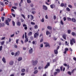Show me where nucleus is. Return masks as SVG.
Wrapping results in <instances>:
<instances>
[{"mask_svg":"<svg viewBox=\"0 0 76 76\" xmlns=\"http://www.w3.org/2000/svg\"><path fill=\"white\" fill-rule=\"evenodd\" d=\"M67 73H68V74L69 75H72V74H71L72 73H71V72H70V71L68 72H67Z\"/></svg>","mask_w":76,"mask_h":76,"instance_id":"e433bc0d","label":"nucleus"},{"mask_svg":"<svg viewBox=\"0 0 76 76\" xmlns=\"http://www.w3.org/2000/svg\"><path fill=\"white\" fill-rule=\"evenodd\" d=\"M32 65L33 66H35L38 63V61L36 60V61H32Z\"/></svg>","mask_w":76,"mask_h":76,"instance_id":"f03ea898","label":"nucleus"},{"mask_svg":"<svg viewBox=\"0 0 76 76\" xmlns=\"http://www.w3.org/2000/svg\"><path fill=\"white\" fill-rule=\"evenodd\" d=\"M67 19L68 20H69V21H71V20H72V19L69 18H67Z\"/></svg>","mask_w":76,"mask_h":76,"instance_id":"c9c22d12","label":"nucleus"},{"mask_svg":"<svg viewBox=\"0 0 76 76\" xmlns=\"http://www.w3.org/2000/svg\"><path fill=\"white\" fill-rule=\"evenodd\" d=\"M21 16H22V17L24 19H25V15L22 14H21Z\"/></svg>","mask_w":76,"mask_h":76,"instance_id":"c85d7f7f","label":"nucleus"},{"mask_svg":"<svg viewBox=\"0 0 76 76\" xmlns=\"http://www.w3.org/2000/svg\"><path fill=\"white\" fill-rule=\"evenodd\" d=\"M12 15L13 16V17H14L16 16L15 14H13V13H12Z\"/></svg>","mask_w":76,"mask_h":76,"instance_id":"338daca9","label":"nucleus"},{"mask_svg":"<svg viewBox=\"0 0 76 76\" xmlns=\"http://www.w3.org/2000/svg\"><path fill=\"white\" fill-rule=\"evenodd\" d=\"M69 50V49L67 48H65V51H64V54H66L67 51Z\"/></svg>","mask_w":76,"mask_h":76,"instance_id":"6e6552de","label":"nucleus"},{"mask_svg":"<svg viewBox=\"0 0 76 76\" xmlns=\"http://www.w3.org/2000/svg\"><path fill=\"white\" fill-rule=\"evenodd\" d=\"M21 60H22V58L21 57H20L18 58V61H21Z\"/></svg>","mask_w":76,"mask_h":76,"instance_id":"5701e85b","label":"nucleus"},{"mask_svg":"<svg viewBox=\"0 0 76 76\" xmlns=\"http://www.w3.org/2000/svg\"><path fill=\"white\" fill-rule=\"evenodd\" d=\"M12 9H17L16 7H12Z\"/></svg>","mask_w":76,"mask_h":76,"instance_id":"3c124183","label":"nucleus"},{"mask_svg":"<svg viewBox=\"0 0 76 76\" xmlns=\"http://www.w3.org/2000/svg\"><path fill=\"white\" fill-rule=\"evenodd\" d=\"M1 20L3 22L4 20V17H1Z\"/></svg>","mask_w":76,"mask_h":76,"instance_id":"473e14b6","label":"nucleus"},{"mask_svg":"<svg viewBox=\"0 0 76 76\" xmlns=\"http://www.w3.org/2000/svg\"><path fill=\"white\" fill-rule=\"evenodd\" d=\"M19 31H16L15 32V34H16V35L18 34H19Z\"/></svg>","mask_w":76,"mask_h":76,"instance_id":"8fccbe9b","label":"nucleus"},{"mask_svg":"<svg viewBox=\"0 0 76 76\" xmlns=\"http://www.w3.org/2000/svg\"><path fill=\"white\" fill-rule=\"evenodd\" d=\"M57 39L56 37H53V39L54 40H55V41H56V40H57Z\"/></svg>","mask_w":76,"mask_h":76,"instance_id":"4d7b16f0","label":"nucleus"},{"mask_svg":"<svg viewBox=\"0 0 76 76\" xmlns=\"http://www.w3.org/2000/svg\"><path fill=\"white\" fill-rule=\"evenodd\" d=\"M30 49L29 50V53L30 54H31L32 52L33 51V49L32 48H31V47H30Z\"/></svg>","mask_w":76,"mask_h":76,"instance_id":"9b49d317","label":"nucleus"},{"mask_svg":"<svg viewBox=\"0 0 76 76\" xmlns=\"http://www.w3.org/2000/svg\"><path fill=\"white\" fill-rule=\"evenodd\" d=\"M2 61L4 62V63H6V59H5V58H4V57H3V58L2 59Z\"/></svg>","mask_w":76,"mask_h":76,"instance_id":"ddd939ff","label":"nucleus"},{"mask_svg":"<svg viewBox=\"0 0 76 76\" xmlns=\"http://www.w3.org/2000/svg\"><path fill=\"white\" fill-rule=\"evenodd\" d=\"M28 3H31V1L30 0H27Z\"/></svg>","mask_w":76,"mask_h":76,"instance_id":"7c9ffc66","label":"nucleus"},{"mask_svg":"<svg viewBox=\"0 0 76 76\" xmlns=\"http://www.w3.org/2000/svg\"><path fill=\"white\" fill-rule=\"evenodd\" d=\"M54 53L55 54H58V51L57 50H54Z\"/></svg>","mask_w":76,"mask_h":76,"instance_id":"4468645a","label":"nucleus"},{"mask_svg":"<svg viewBox=\"0 0 76 76\" xmlns=\"http://www.w3.org/2000/svg\"><path fill=\"white\" fill-rule=\"evenodd\" d=\"M63 37L65 39H66V36L65 35H63Z\"/></svg>","mask_w":76,"mask_h":76,"instance_id":"bb28decb","label":"nucleus"},{"mask_svg":"<svg viewBox=\"0 0 76 76\" xmlns=\"http://www.w3.org/2000/svg\"><path fill=\"white\" fill-rule=\"evenodd\" d=\"M75 69H73L72 71H71V73H74V72H75Z\"/></svg>","mask_w":76,"mask_h":76,"instance_id":"09e8293b","label":"nucleus"},{"mask_svg":"<svg viewBox=\"0 0 76 76\" xmlns=\"http://www.w3.org/2000/svg\"><path fill=\"white\" fill-rule=\"evenodd\" d=\"M45 18L47 19H48V16L47 15H46L45 16Z\"/></svg>","mask_w":76,"mask_h":76,"instance_id":"13d9d810","label":"nucleus"},{"mask_svg":"<svg viewBox=\"0 0 76 76\" xmlns=\"http://www.w3.org/2000/svg\"><path fill=\"white\" fill-rule=\"evenodd\" d=\"M65 44L66 45H67L69 44V43L67 44V41H66L65 42Z\"/></svg>","mask_w":76,"mask_h":76,"instance_id":"e2e57ef3","label":"nucleus"},{"mask_svg":"<svg viewBox=\"0 0 76 76\" xmlns=\"http://www.w3.org/2000/svg\"><path fill=\"white\" fill-rule=\"evenodd\" d=\"M19 41V39H17V40H16V43L17 44H18V42Z\"/></svg>","mask_w":76,"mask_h":76,"instance_id":"69168bd1","label":"nucleus"},{"mask_svg":"<svg viewBox=\"0 0 76 76\" xmlns=\"http://www.w3.org/2000/svg\"><path fill=\"white\" fill-rule=\"evenodd\" d=\"M60 70L61 71H63V66H61L60 67Z\"/></svg>","mask_w":76,"mask_h":76,"instance_id":"37998d69","label":"nucleus"},{"mask_svg":"<svg viewBox=\"0 0 76 76\" xmlns=\"http://www.w3.org/2000/svg\"><path fill=\"white\" fill-rule=\"evenodd\" d=\"M0 4L2 6H4V4H3V3L2 2H0Z\"/></svg>","mask_w":76,"mask_h":76,"instance_id":"ea45409f","label":"nucleus"},{"mask_svg":"<svg viewBox=\"0 0 76 76\" xmlns=\"http://www.w3.org/2000/svg\"><path fill=\"white\" fill-rule=\"evenodd\" d=\"M55 7V5L54 4H52L50 5V7L51 9H53V7Z\"/></svg>","mask_w":76,"mask_h":76,"instance_id":"6ab92c4d","label":"nucleus"},{"mask_svg":"<svg viewBox=\"0 0 76 76\" xmlns=\"http://www.w3.org/2000/svg\"><path fill=\"white\" fill-rule=\"evenodd\" d=\"M72 35H73V36H75V33L74 32H72Z\"/></svg>","mask_w":76,"mask_h":76,"instance_id":"de8ad7c7","label":"nucleus"},{"mask_svg":"<svg viewBox=\"0 0 76 76\" xmlns=\"http://www.w3.org/2000/svg\"><path fill=\"white\" fill-rule=\"evenodd\" d=\"M27 34L26 32H25V38L26 39L25 41V43L27 42L28 41V39L27 37V36H26Z\"/></svg>","mask_w":76,"mask_h":76,"instance_id":"7ed1b4c3","label":"nucleus"},{"mask_svg":"<svg viewBox=\"0 0 76 76\" xmlns=\"http://www.w3.org/2000/svg\"><path fill=\"white\" fill-rule=\"evenodd\" d=\"M63 19H64V21H66V17H64V18H63Z\"/></svg>","mask_w":76,"mask_h":76,"instance_id":"680f3d73","label":"nucleus"},{"mask_svg":"<svg viewBox=\"0 0 76 76\" xmlns=\"http://www.w3.org/2000/svg\"><path fill=\"white\" fill-rule=\"evenodd\" d=\"M40 47H42V48L43 47V44H40Z\"/></svg>","mask_w":76,"mask_h":76,"instance_id":"774afa93","label":"nucleus"},{"mask_svg":"<svg viewBox=\"0 0 76 76\" xmlns=\"http://www.w3.org/2000/svg\"><path fill=\"white\" fill-rule=\"evenodd\" d=\"M38 73V71L37 70L34 71V74H36V73Z\"/></svg>","mask_w":76,"mask_h":76,"instance_id":"79ce46f5","label":"nucleus"},{"mask_svg":"<svg viewBox=\"0 0 76 76\" xmlns=\"http://www.w3.org/2000/svg\"><path fill=\"white\" fill-rule=\"evenodd\" d=\"M75 43V39L74 38H72V39L70 40V44L71 45H73V43Z\"/></svg>","mask_w":76,"mask_h":76,"instance_id":"20e7f679","label":"nucleus"},{"mask_svg":"<svg viewBox=\"0 0 76 76\" xmlns=\"http://www.w3.org/2000/svg\"><path fill=\"white\" fill-rule=\"evenodd\" d=\"M68 7H69L70 8H72L73 7H72V5H69Z\"/></svg>","mask_w":76,"mask_h":76,"instance_id":"58836bf2","label":"nucleus"},{"mask_svg":"<svg viewBox=\"0 0 76 76\" xmlns=\"http://www.w3.org/2000/svg\"><path fill=\"white\" fill-rule=\"evenodd\" d=\"M25 74V73H22L21 74V76H24Z\"/></svg>","mask_w":76,"mask_h":76,"instance_id":"0e129e2a","label":"nucleus"},{"mask_svg":"<svg viewBox=\"0 0 76 76\" xmlns=\"http://www.w3.org/2000/svg\"><path fill=\"white\" fill-rule=\"evenodd\" d=\"M30 16L31 17V20H32L34 19V16H33L32 15H31Z\"/></svg>","mask_w":76,"mask_h":76,"instance_id":"c756f323","label":"nucleus"},{"mask_svg":"<svg viewBox=\"0 0 76 76\" xmlns=\"http://www.w3.org/2000/svg\"><path fill=\"white\" fill-rule=\"evenodd\" d=\"M31 25H35V23H34V22H31Z\"/></svg>","mask_w":76,"mask_h":76,"instance_id":"6e6d98bb","label":"nucleus"},{"mask_svg":"<svg viewBox=\"0 0 76 76\" xmlns=\"http://www.w3.org/2000/svg\"><path fill=\"white\" fill-rule=\"evenodd\" d=\"M32 13L33 15H34V14H35V13H36V12H35V11H32Z\"/></svg>","mask_w":76,"mask_h":76,"instance_id":"a19ab883","label":"nucleus"},{"mask_svg":"<svg viewBox=\"0 0 76 76\" xmlns=\"http://www.w3.org/2000/svg\"><path fill=\"white\" fill-rule=\"evenodd\" d=\"M3 47L2 46H1L0 47V51H1V50H2V48Z\"/></svg>","mask_w":76,"mask_h":76,"instance_id":"603ef678","label":"nucleus"},{"mask_svg":"<svg viewBox=\"0 0 76 76\" xmlns=\"http://www.w3.org/2000/svg\"><path fill=\"white\" fill-rule=\"evenodd\" d=\"M14 63L13 61H10V65H12Z\"/></svg>","mask_w":76,"mask_h":76,"instance_id":"b1692460","label":"nucleus"},{"mask_svg":"<svg viewBox=\"0 0 76 76\" xmlns=\"http://www.w3.org/2000/svg\"><path fill=\"white\" fill-rule=\"evenodd\" d=\"M21 71L22 72H25V69H23L21 70Z\"/></svg>","mask_w":76,"mask_h":76,"instance_id":"c03bdc74","label":"nucleus"},{"mask_svg":"<svg viewBox=\"0 0 76 76\" xmlns=\"http://www.w3.org/2000/svg\"><path fill=\"white\" fill-rule=\"evenodd\" d=\"M60 6L61 7H63L64 6V7H66L67 5L66 4H64V3H62L61 4Z\"/></svg>","mask_w":76,"mask_h":76,"instance_id":"423d86ee","label":"nucleus"},{"mask_svg":"<svg viewBox=\"0 0 76 76\" xmlns=\"http://www.w3.org/2000/svg\"><path fill=\"white\" fill-rule=\"evenodd\" d=\"M66 10L68 12H70V9L69 8V7H67L66 8Z\"/></svg>","mask_w":76,"mask_h":76,"instance_id":"cd10ccee","label":"nucleus"},{"mask_svg":"<svg viewBox=\"0 0 76 76\" xmlns=\"http://www.w3.org/2000/svg\"><path fill=\"white\" fill-rule=\"evenodd\" d=\"M68 34H70V32H71V30H68L67 31Z\"/></svg>","mask_w":76,"mask_h":76,"instance_id":"2f4dec72","label":"nucleus"},{"mask_svg":"<svg viewBox=\"0 0 76 76\" xmlns=\"http://www.w3.org/2000/svg\"><path fill=\"white\" fill-rule=\"evenodd\" d=\"M20 53L19 52V51H17V52H16L15 53V56H19V55Z\"/></svg>","mask_w":76,"mask_h":76,"instance_id":"f8f14e48","label":"nucleus"},{"mask_svg":"<svg viewBox=\"0 0 76 76\" xmlns=\"http://www.w3.org/2000/svg\"><path fill=\"white\" fill-rule=\"evenodd\" d=\"M72 21L73 22H76V19L74 18H72Z\"/></svg>","mask_w":76,"mask_h":76,"instance_id":"aec40b11","label":"nucleus"},{"mask_svg":"<svg viewBox=\"0 0 76 76\" xmlns=\"http://www.w3.org/2000/svg\"><path fill=\"white\" fill-rule=\"evenodd\" d=\"M4 26V23H3L1 24V23H0V28H1L2 26Z\"/></svg>","mask_w":76,"mask_h":76,"instance_id":"f3484780","label":"nucleus"},{"mask_svg":"<svg viewBox=\"0 0 76 76\" xmlns=\"http://www.w3.org/2000/svg\"><path fill=\"white\" fill-rule=\"evenodd\" d=\"M37 43V42L36 41H34L32 42V44H36Z\"/></svg>","mask_w":76,"mask_h":76,"instance_id":"4be33fe9","label":"nucleus"},{"mask_svg":"<svg viewBox=\"0 0 76 76\" xmlns=\"http://www.w3.org/2000/svg\"><path fill=\"white\" fill-rule=\"evenodd\" d=\"M39 36V34H38V33H36L34 35V38H37V37H38Z\"/></svg>","mask_w":76,"mask_h":76,"instance_id":"39448f33","label":"nucleus"},{"mask_svg":"<svg viewBox=\"0 0 76 76\" xmlns=\"http://www.w3.org/2000/svg\"><path fill=\"white\" fill-rule=\"evenodd\" d=\"M32 35V33L31 31L30 32L28 33V36H31Z\"/></svg>","mask_w":76,"mask_h":76,"instance_id":"2eb2a0df","label":"nucleus"},{"mask_svg":"<svg viewBox=\"0 0 76 76\" xmlns=\"http://www.w3.org/2000/svg\"><path fill=\"white\" fill-rule=\"evenodd\" d=\"M4 44V41H2L1 43V45H3Z\"/></svg>","mask_w":76,"mask_h":76,"instance_id":"a878e982","label":"nucleus"},{"mask_svg":"<svg viewBox=\"0 0 76 76\" xmlns=\"http://www.w3.org/2000/svg\"><path fill=\"white\" fill-rule=\"evenodd\" d=\"M12 23L13 26H15V22L14 21H12Z\"/></svg>","mask_w":76,"mask_h":76,"instance_id":"f704fd0d","label":"nucleus"},{"mask_svg":"<svg viewBox=\"0 0 76 76\" xmlns=\"http://www.w3.org/2000/svg\"><path fill=\"white\" fill-rule=\"evenodd\" d=\"M45 47H50V45H49V44L48 43L47 44H46L45 45Z\"/></svg>","mask_w":76,"mask_h":76,"instance_id":"4c0bfd02","label":"nucleus"},{"mask_svg":"<svg viewBox=\"0 0 76 76\" xmlns=\"http://www.w3.org/2000/svg\"><path fill=\"white\" fill-rule=\"evenodd\" d=\"M56 72H57L58 73H59L60 72V69H56Z\"/></svg>","mask_w":76,"mask_h":76,"instance_id":"dca6fc26","label":"nucleus"},{"mask_svg":"<svg viewBox=\"0 0 76 76\" xmlns=\"http://www.w3.org/2000/svg\"><path fill=\"white\" fill-rule=\"evenodd\" d=\"M43 68V65H41L40 66H39L38 69H42Z\"/></svg>","mask_w":76,"mask_h":76,"instance_id":"412c9836","label":"nucleus"},{"mask_svg":"<svg viewBox=\"0 0 76 76\" xmlns=\"http://www.w3.org/2000/svg\"><path fill=\"white\" fill-rule=\"evenodd\" d=\"M41 21L42 22H44V18H42V19L41 20Z\"/></svg>","mask_w":76,"mask_h":76,"instance_id":"a18cd8bd","label":"nucleus"},{"mask_svg":"<svg viewBox=\"0 0 76 76\" xmlns=\"http://www.w3.org/2000/svg\"><path fill=\"white\" fill-rule=\"evenodd\" d=\"M48 66H50V63H48L47 64L45 67V69H46L48 68Z\"/></svg>","mask_w":76,"mask_h":76,"instance_id":"1a4fd4ad","label":"nucleus"},{"mask_svg":"<svg viewBox=\"0 0 76 76\" xmlns=\"http://www.w3.org/2000/svg\"><path fill=\"white\" fill-rule=\"evenodd\" d=\"M60 23L62 25H64V23H63L62 20H61Z\"/></svg>","mask_w":76,"mask_h":76,"instance_id":"72a5a7b5","label":"nucleus"},{"mask_svg":"<svg viewBox=\"0 0 76 76\" xmlns=\"http://www.w3.org/2000/svg\"><path fill=\"white\" fill-rule=\"evenodd\" d=\"M17 25L18 26H20L21 25V23L20 21H18L17 23Z\"/></svg>","mask_w":76,"mask_h":76,"instance_id":"0eeeda50","label":"nucleus"},{"mask_svg":"<svg viewBox=\"0 0 76 76\" xmlns=\"http://www.w3.org/2000/svg\"><path fill=\"white\" fill-rule=\"evenodd\" d=\"M57 72H55L54 73V76H56V75H57Z\"/></svg>","mask_w":76,"mask_h":76,"instance_id":"bf43d9fd","label":"nucleus"},{"mask_svg":"<svg viewBox=\"0 0 76 76\" xmlns=\"http://www.w3.org/2000/svg\"><path fill=\"white\" fill-rule=\"evenodd\" d=\"M43 8L45 10H47V7L44 5H43Z\"/></svg>","mask_w":76,"mask_h":76,"instance_id":"9d476101","label":"nucleus"},{"mask_svg":"<svg viewBox=\"0 0 76 76\" xmlns=\"http://www.w3.org/2000/svg\"><path fill=\"white\" fill-rule=\"evenodd\" d=\"M47 28L48 29H50L51 30L52 29V27H51L48 26L47 27Z\"/></svg>","mask_w":76,"mask_h":76,"instance_id":"393cba45","label":"nucleus"},{"mask_svg":"<svg viewBox=\"0 0 76 76\" xmlns=\"http://www.w3.org/2000/svg\"><path fill=\"white\" fill-rule=\"evenodd\" d=\"M34 28H35V29H37V28H38V26H37V25H36L34 26Z\"/></svg>","mask_w":76,"mask_h":76,"instance_id":"49530a36","label":"nucleus"},{"mask_svg":"<svg viewBox=\"0 0 76 76\" xmlns=\"http://www.w3.org/2000/svg\"><path fill=\"white\" fill-rule=\"evenodd\" d=\"M23 0H20V3L19 4V6H21V4L23 3Z\"/></svg>","mask_w":76,"mask_h":76,"instance_id":"a211bd4d","label":"nucleus"},{"mask_svg":"<svg viewBox=\"0 0 76 76\" xmlns=\"http://www.w3.org/2000/svg\"><path fill=\"white\" fill-rule=\"evenodd\" d=\"M30 6L31 7H34V4H30Z\"/></svg>","mask_w":76,"mask_h":76,"instance_id":"5fc2aeb1","label":"nucleus"},{"mask_svg":"<svg viewBox=\"0 0 76 76\" xmlns=\"http://www.w3.org/2000/svg\"><path fill=\"white\" fill-rule=\"evenodd\" d=\"M56 19V16L55 15H54L53 16V19H54V20H55Z\"/></svg>","mask_w":76,"mask_h":76,"instance_id":"052dcab7","label":"nucleus"},{"mask_svg":"<svg viewBox=\"0 0 76 76\" xmlns=\"http://www.w3.org/2000/svg\"><path fill=\"white\" fill-rule=\"evenodd\" d=\"M11 20V19H10V18H8V20H6V24L8 26L9 25V22H10Z\"/></svg>","mask_w":76,"mask_h":76,"instance_id":"f257e3e1","label":"nucleus"},{"mask_svg":"<svg viewBox=\"0 0 76 76\" xmlns=\"http://www.w3.org/2000/svg\"><path fill=\"white\" fill-rule=\"evenodd\" d=\"M20 20L21 22H24V20L23 19H21Z\"/></svg>","mask_w":76,"mask_h":76,"instance_id":"864d4df0","label":"nucleus"}]
</instances>
